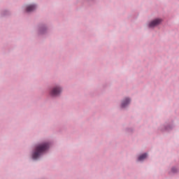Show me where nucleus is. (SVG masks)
I'll return each mask as SVG.
<instances>
[{
  "label": "nucleus",
  "instance_id": "1",
  "mask_svg": "<svg viewBox=\"0 0 179 179\" xmlns=\"http://www.w3.org/2000/svg\"><path fill=\"white\" fill-rule=\"evenodd\" d=\"M50 148V145L48 143H42L36 146L35 152L32 155V157L34 160L40 157L45 150H47Z\"/></svg>",
  "mask_w": 179,
  "mask_h": 179
},
{
  "label": "nucleus",
  "instance_id": "2",
  "mask_svg": "<svg viewBox=\"0 0 179 179\" xmlns=\"http://www.w3.org/2000/svg\"><path fill=\"white\" fill-rule=\"evenodd\" d=\"M160 23H162V19H155L150 22L149 27H156V26H159Z\"/></svg>",
  "mask_w": 179,
  "mask_h": 179
},
{
  "label": "nucleus",
  "instance_id": "3",
  "mask_svg": "<svg viewBox=\"0 0 179 179\" xmlns=\"http://www.w3.org/2000/svg\"><path fill=\"white\" fill-rule=\"evenodd\" d=\"M61 92H62V90H61V88L59 87H56L53 88L52 90L51 91V95L52 96H58V94H59V93H61Z\"/></svg>",
  "mask_w": 179,
  "mask_h": 179
},
{
  "label": "nucleus",
  "instance_id": "4",
  "mask_svg": "<svg viewBox=\"0 0 179 179\" xmlns=\"http://www.w3.org/2000/svg\"><path fill=\"white\" fill-rule=\"evenodd\" d=\"M129 103H131V99H129V98H126L122 102V107H127V106H128V104H129Z\"/></svg>",
  "mask_w": 179,
  "mask_h": 179
},
{
  "label": "nucleus",
  "instance_id": "5",
  "mask_svg": "<svg viewBox=\"0 0 179 179\" xmlns=\"http://www.w3.org/2000/svg\"><path fill=\"white\" fill-rule=\"evenodd\" d=\"M36 9V5H29L27 7V12H33Z\"/></svg>",
  "mask_w": 179,
  "mask_h": 179
},
{
  "label": "nucleus",
  "instance_id": "6",
  "mask_svg": "<svg viewBox=\"0 0 179 179\" xmlns=\"http://www.w3.org/2000/svg\"><path fill=\"white\" fill-rule=\"evenodd\" d=\"M146 157H148V154H146V153L143 154L142 155L138 157V162H142V161L145 160V159H146Z\"/></svg>",
  "mask_w": 179,
  "mask_h": 179
},
{
  "label": "nucleus",
  "instance_id": "7",
  "mask_svg": "<svg viewBox=\"0 0 179 179\" xmlns=\"http://www.w3.org/2000/svg\"><path fill=\"white\" fill-rule=\"evenodd\" d=\"M172 171H173V173H176V171H177V169H176V168H173Z\"/></svg>",
  "mask_w": 179,
  "mask_h": 179
}]
</instances>
